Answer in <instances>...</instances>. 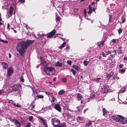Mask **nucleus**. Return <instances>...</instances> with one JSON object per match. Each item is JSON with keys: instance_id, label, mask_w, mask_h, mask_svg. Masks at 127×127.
<instances>
[{"instance_id": "nucleus-25", "label": "nucleus", "mask_w": 127, "mask_h": 127, "mask_svg": "<svg viewBox=\"0 0 127 127\" xmlns=\"http://www.w3.org/2000/svg\"><path fill=\"white\" fill-rule=\"evenodd\" d=\"M112 78L114 80H117L119 79V78L117 77V74H115L114 75V77Z\"/></svg>"}, {"instance_id": "nucleus-63", "label": "nucleus", "mask_w": 127, "mask_h": 127, "mask_svg": "<svg viewBox=\"0 0 127 127\" xmlns=\"http://www.w3.org/2000/svg\"><path fill=\"white\" fill-rule=\"evenodd\" d=\"M112 16L110 15H109V21H110L111 19Z\"/></svg>"}, {"instance_id": "nucleus-9", "label": "nucleus", "mask_w": 127, "mask_h": 127, "mask_svg": "<svg viewBox=\"0 0 127 127\" xmlns=\"http://www.w3.org/2000/svg\"><path fill=\"white\" fill-rule=\"evenodd\" d=\"M56 31L55 30H53L52 31L50 32L49 34L47 35V37L48 38H51L55 34L56 32Z\"/></svg>"}, {"instance_id": "nucleus-32", "label": "nucleus", "mask_w": 127, "mask_h": 127, "mask_svg": "<svg viewBox=\"0 0 127 127\" xmlns=\"http://www.w3.org/2000/svg\"><path fill=\"white\" fill-rule=\"evenodd\" d=\"M119 72L121 74L124 73L125 71V69H123L119 70Z\"/></svg>"}, {"instance_id": "nucleus-15", "label": "nucleus", "mask_w": 127, "mask_h": 127, "mask_svg": "<svg viewBox=\"0 0 127 127\" xmlns=\"http://www.w3.org/2000/svg\"><path fill=\"white\" fill-rule=\"evenodd\" d=\"M77 118L78 119L77 120L78 122L81 123H83L85 122V120L83 117L78 116Z\"/></svg>"}, {"instance_id": "nucleus-6", "label": "nucleus", "mask_w": 127, "mask_h": 127, "mask_svg": "<svg viewBox=\"0 0 127 127\" xmlns=\"http://www.w3.org/2000/svg\"><path fill=\"white\" fill-rule=\"evenodd\" d=\"M14 69L12 66H10L7 69V76H10L13 73Z\"/></svg>"}, {"instance_id": "nucleus-14", "label": "nucleus", "mask_w": 127, "mask_h": 127, "mask_svg": "<svg viewBox=\"0 0 127 127\" xmlns=\"http://www.w3.org/2000/svg\"><path fill=\"white\" fill-rule=\"evenodd\" d=\"M1 64L2 66L3 69H6L8 68V66L7 64L5 62L1 63Z\"/></svg>"}, {"instance_id": "nucleus-8", "label": "nucleus", "mask_w": 127, "mask_h": 127, "mask_svg": "<svg viewBox=\"0 0 127 127\" xmlns=\"http://www.w3.org/2000/svg\"><path fill=\"white\" fill-rule=\"evenodd\" d=\"M106 39V38H104L100 42H99L98 43V46L99 47H102L104 45V43Z\"/></svg>"}, {"instance_id": "nucleus-11", "label": "nucleus", "mask_w": 127, "mask_h": 127, "mask_svg": "<svg viewBox=\"0 0 127 127\" xmlns=\"http://www.w3.org/2000/svg\"><path fill=\"white\" fill-rule=\"evenodd\" d=\"M55 109L57 111L61 112V108L59 104H57L55 105L54 107Z\"/></svg>"}, {"instance_id": "nucleus-29", "label": "nucleus", "mask_w": 127, "mask_h": 127, "mask_svg": "<svg viewBox=\"0 0 127 127\" xmlns=\"http://www.w3.org/2000/svg\"><path fill=\"white\" fill-rule=\"evenodd\" d=\"M66 43L65 42H64L61 45V46L59 47V48L60 49H61L63 47H64V45L66 44Z\"/></svg>"}, {"instance_id": "nucleus-28", "label": "nucleus", "mask_w": 127, "mask_h": 127, "mask_svg": "<svg viewBox=\"0 0 127 127\" xmlns=\"http://www.w3.org/2000/svg\"><path fill=\"white\" fill-rule=\"evenodd\" d=\"M126 87L122 88L119 92L120 93H123L125 92L126 91Z\"/></svg>"}, {"instance_id": "nucleus-52", "label": "nucleus", "mask_w": 127, "mask_h": 127, "mask_svg": "<svg viewBox=\"0 0 127 127\" xmlns=\"http://www.w3.org/2000/svg\"><path fill=\"white\" fill-rule=\"evenodd\" d=\"M20 81L21 82H23L24 81V79L22 76H21L20 77Z\"/></svg>"}, {"instance_id": "nucleus-53", "label": "nucleus", "mask_w": 127, "mask_h": 127, "mask_svg": "<svg viewBox=\"0 0 127 127\" xmlns=\"http://www.w3.org/2000/svg\"><path fill=\"white\" fill-rule=\"evenodd\" d=\"M55 97L54 96L52 97V100L51 101V102H54L55 101Z\"/></svg>"}, {"instance_id": "nucleus-24", "label": "nucleus", "mask_w": 127, "mask_h": 127, "mask_svg": "<svg viewBox=\"0 0 127 127\" xmlns=\"http://www.w3.org/2000/svg\"><path fill=\"white\" fill-rule=\"evenodd\" d=\"M73 67L78 71H79L80 69V67L77 65H73Z\"/></svg>"}, {"instance_id": "nucleus-17", "label": "nucleus", "mask_w": 127, "mask_h": 127, "mask_svg": "<svg viewBox=\"0 0 127 127\" xmlns=\"http://www.w3.org/2000/svg\"><path fill=\"white\" fill-rule=\"evenodd\" d=\"M113 72L111 71H108L107 73V76L108 78L111 77L113 75Z\"/></svg>"}, {"instance_id": "nucleus-26", "label": "nucleus", "mask_w": 127, "mask_h": 127, "mask_svg": "<svg viewBox=\"0 0 127 127\" xmlns=\"http://www.w3.org/2000/svg\"><path fill=\"white\" fill-rule=\"evenodd\" d=\"M101 79L100 78H97L95 79H93V80L97 82H99L100 81H101Z\"/></svg>"}, {"instance_id": "nucleus-10", "label": "nucleus", "mask_w": 127, "mask_h": 127, "mask_svg": "<svg viewBox=\"0 0 127 127\" xmlns=\"http://www.w3.org/2000/svg\"><path fill=\"white\" fill-rule=\"evenodd\" d=\"M98 93L92 92L90 95V97L92 98H97L98 97Z\"/></svg>"}, {"instance_id": "nucleus-55", "label": "nucleus", "mask_w": 127, "mask_h": 127, "mask_svg": "<svg viewBox=\"0 0 127 127\" xmlns=\"http://www.w3.org/2000/svg\"><path fill=\"white\" fill-rule=\"evenodd\" d=\"M122 23H123L125 22V21H126V19L125 18H124L122 19Z\"/></svg>"}, {"instance_id": "nucleus-18", "label": "nucleus", "mask_w": 127, "mask_h": 127, "mask_svg": "<svg viewBox=\"0 0 127 127\" xmlns=\"http://www.w3.org/2000/svg\"><path fill=\"white\" fill-rule=\"evenodd\" d=\"M54 65L56 66L61 67L62 66L63 63H60L59 61H57L54 63Z\"/></svg>"}, {"instance_id": "nucleus-64", "label": "nucleus", "mask_w": 127, "mask_h": 127, "mask_svg": "<svg viewBox=\"0 0 127 127\" xmlns=\"http://www.w3.org/2000/svg\"><path fill=\"white\" fill-rule=\"evenodd\" d=\"M2 9H5L6 8V7H5V6H2Z\"/></svg>"}, {"instance_id": "nucleus-16", "label": "nucleus", "mask_w": 127, "mask_h": 127, "mask_svg": "<svg viewBox=\"0 0 127 127\" xmlns=\"http://www.w3.org/2000/svg\"><path fill=\"white\" fill-rule=\"evenodd\" d=\"M38 118V119L43 123V125L45 126L46 127H47V125L45 120L41 117H39Z\"/></svg>"}, {"instance_id": "nucleus-23", "label": "nucleus", "mask_w": 127, "mask_h": 127, "mask_svg": "<svg viewBox=\"0 0 127 127\" xmlns=\"http://www.w3.org/2000/svg\"><path fill=\"white\" fill-rule=\"evenodd\" d=\"M65 93V91L63 89H62L59 92L58 94L59 95H62L64 94Z\"/></svg>"}, {"instance_id": "nucleus-47", "label": "nucleus", "mask_w": 127, "mask_h": 127, "mask_svg": "<svg viewBox=\"0 0 127 127\" xmlns=\"http://www.w3.org/2000/svg\"><path fill=\"white\" fill-rule=\"evenodd\" d=\"M33 119L32 116H30L29 117V119L30 121H32Z\"/></svg>"}, {"instance_id": "nucleus-5", "label": "nucleus", "mask_w": 127, "mask_h": 127, "mask_svg": "<svg viewBox=\"0 0 127 127\" xmlns=\"http://www.w3.org/2000/svg\"><path fill=\"white\" fill-rule=\"evenodd\" d=\"M51 122L53 125L55 127H57L60 123V120L57 119H52Z\"/></svg>"}, {"instance_id": "nucleus-60", "label": "nucleus", "mask_w": 127, "mask_h": 127, "mask_svg": "<svg viewBox=\"0 0 127 127\" xmlns=\"http://www.w3.org/2000/svg\"><path fill=\"white\" fill-rule=\"evenodd\" d=\"M88 7H89V10H92V9H91L92 8H91V5L90 4H89V5Z\"/></svg>"}, {"instance_id": "nucleus-21", "label": "nucleus", "mask_w": 127, "mask_h": 127, "mask_svg": "<svg viewBox=\"0 0 127 127\" xmlns=\"http://www.w3.org/2000/svg\"><path fill=\"white\" fill-rule=\"evenodd\" d=\"M66 125L65 123H63L59 124L57 127H66Z\"/></svg>"}, {"instance_id": "nucleus-48", "label": "nucleus", "mask_w": 127, "mask_h": 127, "mask_svg": "<svg viewBox=\"0 0 127 127\" xmlns=\"http://www.w3.org/2000/svg\"><path fill=\"white\" fill-rule=\"evenodd\" d=\"M31 126V123H28L25 127H30Z\"/></svg>"}, {"instance_id": "nucleus-12", "label": "nucleus", "mask_w": 127, "mask_h": 127, "mask_svg": "<svg viewBox=\"0 0 127 127\" xmlns=\"http://www.w3.org/2000/svg\"><path fill=\"white\" fill-rule=\"evenodd\" d=\"M109 86L108 85L104 86L103 89V93H106L108 92H109Z\"/></svg>"}, {"instance_id": "nucleus-3", "label": "nucleus", "mask_w": 127, "mask_h": 127, "mask_svg": "<svg viewBox=\"0 0 127 127\" xmlns=\"http://www.w3.org/2000/svg\"><path fill=\"white\" fill-rule=\"evenodd\" d=\"M43 72L46 73L47 75H50L54 74L55 72V70L52 67H46L43 70Z\"/></svg>"}, {"instance_id": "nucleus-27", "label": "nucleus", "mask_w": 127, "mask_h": 127, "mask_svg": "<svg viewBox=\"0 0 127 127\" xmlns=\"http://www.w3.org/2000/svg\"><path fill=\"white\" fill-rule=\"evenodd\" d=\"M102 111L103 112V115L104 116H105L107 114V111L105 108H103V109Z\"/></svg>"}, {"instance_id": "nucleus-20", "label": "nucleus", "mask_w": 127, "mask_h": 127, "mask_svg": "<svg viewBox=\"0 0 127 127\" xmlns=\"http://www.w3.org/2000/svg\"><path fill=\"white\" fill-rule=\"evenodd\" d=\"M13 10V7L12 6H10L9 8V13L10 16H12Z\"/></svg>"}, {"instance_id": "nucleus-13", "label": "nucleus", "mask_w": 127, "mask_h": 127, "mask_svg": "<svg viewBox=\"0 0 127 127\" xmlns=\"http://www.w3.org/2000/svg\"><path fill=\"white\" fill-rule=\"evenodd\" d=\"M88 51L89 53L88 54V55H93L94 53V51L95 50L93 48H90L88 49Z\"/></svg>"}, {"instance_id": "nucleus-38", "label": "nucleus", "mask_w": 127, "mask_h": 127, "mask_svg": "<svg viewBox=\"0 0 127 127\" xmlns=\"http://www.w3.org/2000/svg\"><path fill=\"white\" fill-rule=\"evenodd\" d=\"M60 19V17L59 16L56 15V19L57 21H59Z\"/></svg>"}, {"instance_id": "nucleus-19", "label": "nucleus", "mask_w": 127, "mask_h": 127, "mask_svg": "<svg viewBox=\"0 0 127 127\" xmlns=\"http://www.w3.org/2000/svg\"><path fill=\"white\" fill-rule=\"evenodd\" d=\"M93 121L89 120L88 122L85 125V126L86 127H92L93 125H92V122Z\"/></svg>"}, {"instance_id": "nucleus-37", "label": "nucleus", "mask_w": 127, "mask_h": 127, "mask_svg": "<svg viewBox=\"0 0 127 127\" xmlns=\"http://www.w3.org/2000/svg\"><path fill=\"white\" fill-rule=\"evenodd\" d=\"M37 97L38 98H42L44 97V96L42 95H39L37 96Z\"/></svg>"}, {"instance_id": "nucleus-40", "label": "nucleus", "mask_w": 127, "mask_h": 127, "mask_svg": "<svg viewBox=\"0 0 127 127\" xmlns=\"http://www.w3.org/2000/svg\"><path fill=\"white\" fill-rule=\"evenodd\" d=\"M45 35L44 34H39H39H37V36L38 37H41L42 36H43Z\"/></svg>"}, {"instance_id": "nucleus-57", "label": "nucleus", "mask_w": 127, "mask_h": 127, "mask_svg": "<svg viewBox=\"0 0 127 127\" xmlns=\"http://www.w3.org/2000/svg\"><path fill=\"white\" fill-rule=\"evenodd\" d=\"M15 106L16 107H21V106L20 105H18V103H17V104H16V106Z\"/></svg>"}, {"instance_id": "nucleus-41", "label": "nucleus", "mask_w": 127, "mask_h": 127, "mask_svg": "<svg viewBox=\"0 0 127 127\" xmlns=\"http://www.w3.org/2000/svg\"><path fill=\"white\" fill-rule=\"evenodd\" d=\"M79 10V9L77 8H75L73 9V11L75 12H77Z\"/></svg>"}, {"instance_id": "nucleus-42", "label": "nucleus", "mask_w": 127, "mask_h": 127, "mask_svg": "<svg viewBox=\"0 0 127 127\" xmlns=\"http://www.w3.org/2000/svg\"><path fill=\"white\" fill-rule=\"evenodd\" d=\"M102 97H100V95H98V97H97V98H98V101L101 100L102 99Z\"/></svg>"}, {"instance_id": "nucleus-7", "label": "nucleus", "mask_w": 127, "mask_h": 127, "mask_svg": "<svg viewBox=\"0 0 127 127\" xmlns=\"http://www.w3.org/2000/svg\"><path fill=\"white\" fill-rule=\"evenodd\" d=\"M12 122L14 123L16 127H21L20 122L18 120L14 119L12 120Z\"/></svg>"}, {"instance_id": "nucleus-2", "label": "nucleus", "mask_w": 127, "mask_h": 127, "mask_svg": "<svg viewBox=\"0 0 127 127\" xmlns=\"http://www.w3.org/2000/svg\"><path fill=\"white\" fill-rule=\"evenodd\" d=\"M116 50H114L112 51H110L108 50H104V51L102 52V55L104 57H106L107 56L110 54L109 57L108 58V60L112 61L116 55Z\"/></svg>"}, {"instance_id": "nucleus-43", "label": "nucleus", "mask_w": 127, "mask_h": 127, "mask_svg": "<svg viewBox=\"0 0 127 127\" xmlns=\"http://www.w3.org/2000/svg\"><path fill=\"white\" fill-rule=\"evenodd\" d=\"M117 116L119 118H121L122 119H124V117L123 116H122L121 115H117Z\"/></svg>"}, {"instance_id": "nucleus-56", "label": "nucleus", "mask_w": 127, "mask_h": 127, "mask_svg": "<svg viewBox=\"0 0 127 127\" xmlns=\"http://www.w3.org/2000/svg\"><path fill=\"white\" fill-rule=\"evenodd\" d=\"M7 5V3L6 2H4V3H3V6H5V7H6V8Z\"/></svg>"}, {"instance_id": "nucleus-51", "label": "nucleus", "mask_w": 127, "mask_h": 127, "mask_svg": "<svg viewBox=\"0 0 127 127\" xmlns=\"http://www.w3.org/2000/svg\"><path fill=\"white\" fill-rule=\"evenodd\" d=\"M124 66V64H120L119 65V67L120 68H122Z\"/></svg>"}, {"instance_id": "nucleus-30", "label": "nucleus", "mask_w": 127, "mask_h": 127, "mask_svg": "<svg viewBox=\"0 0 127 127\" xmlns=\"http://www.w3.org/2000/svg\"><path fill=\"white\" fill-rule=\"evenodd\" d=\"M113 119L115 120V121L117 122H119L120 120L119 118H118L116 116L114 117Z\"/></svg>"}, {"instance_id": "nucleus-36", "label": "nucleus", "mask_w": 127, "mask_h": 127, "mask_svg": "<svg viewBox=\"0 0 127 127\" xmlns=\"http://www.w3.org/2000/svg\"><path fill=\"white\" fill-rule=\"evenodd\" d=\"M70 48V46L68 45H67L66 46V47L64 48L65 50H66V52L68 51Z\"/></svg>"}, {"instance_id": "nucleus-4", "label": "nucleus", "mask_w": 127, "mask_h": 127, "mask_svg": "<svg viewBox=\"0 0 127 127\" xmlns=\"http://www.w3.org/2000/svg\"><path fill=\"white\" fill-rule=\"evenodd\" d=\"M21 87V85L19 84H17L14 85L9 88V92H12L13 91H15L19 90Z\"/></svg>"}, {"instance_id": "nucleus-59", "label": "nucleus", "mask_w": 127, "mask_h": 127, "mask_svg": "<svg viewBox=\"0 0 127 127\" xmlns=\"http://www.w3.org/2000/svg\"><path fill=\"white\" fill-rule=\"evenodd\" d=\"M89 11L88 12V13L89 14H91L92 12V10H89Z\"/></svg>"}, {"instance_id": "nucleus-46", "label": "nucleus", "mask_w": 127, "mask_h": 127, "mask_svg": "<svg viewBox=\"0 0 127 127\" xmlns=\"http://www.w3.org/2000/svg\"><path fill=\"white\" fill-rule=\"evenodd\" d=\"M118 32L119 34L121 33L122 32V30L121 29H120L118 30Z\"/></svg>"}, {"instance_id": "nucleus-62", "label": "nucleus", "mask_w": 127, "mask_h": 127, "mask_svg": "<svg viewBox=\"0 0 127 127\" xmlns=\"http://www.w3.org/2000/svg\"><path fill=\"white\" fill-rule=\"evenodd\" d=\"M9 26H10V25H9V23H8L7 24V29H9Z\"/></svg>"}, {"instance_id": "nucleus-39", "label": "nucleus", "mask_w": 127, "mask_h": 127, "mask_svg": "<svg viewBox=\"0 0 127 127\" xmlns=\"http://www.w3.org/2000/svg\"><path fill=\"white\" fill-rule=\"evenodd\" d=\"M71 71L72 72V73L74 75H75L76 72V71H74V70L73 69H71Z\"/></svg>"}, {"instance_id": "nucleus-34", "label": "nucleus", "mask_w": 127, "mask_h": 127, "mask_svg": "<svg viewBox=\"0 0 127 127\" xmlns=\"http://www.w3.org/2000/svg\"><path fill=\"white\" fill-rule=\"evenodd\" d=\"M61 80L64 82H66L67 81V79L65 77H62L61 78Z\"/></svg>"}, {"instance_id": "nucleus-50", "label": "nucleus", "mask_w": 127, "mask_h": 127, "mask_svg": "<svg viewBox=\"0 0 127 127\" xmlns=\"http://www.w3.org/2000/svg\"><path fill=\"white\" fill-rule=\"evenodd\" d=\"M116 39H112L111 40L112 42L113 43H115L116 42Z\"/></svg>"}, {"instance_id": "nucleus-1", "label": "nucleus", "mask_w": 127, "mask_h": 127, "mask_svg": "<svg viewBox=\"0 0 127 127\" xmlns=\"http://www.w3.org/2000/svg\"><path fill=\"white\" fill-rule=\"evenodd\" d=\"M33 41V40H27L26 41H23L18 43L16 47V49L20 54L24 57L25 50L28 47Z\"/></svg>"}, {"instance_id": "nucleus-44", "label": "nucleus", "mask_w": 127, "mask_h": 127, "mask_svg": "<svg viewBox=\"0 0 127 127\" xmlns=\"http://www.w3.org/2000/svg\"><path fill=\"white\" fill-rule=\"evenodd\" d=\"M67 63L69 65H71L72 64L71 61L70 60H68L67 61Z\"/></svg>"}, {"instance_id": "nucleus-22", "label": "nucleus", "mask_w": 127, "mask_h": 127, "mask_svg": "<svg viewBox=\"0 0 127 127\" xmlns=\"http://www.w3.org/2000/svg\"><path fill=\"white\" fill-rule=\"evenodd\" d=\"M82 96L79 93H78L77 95V97L76 98L78 100H81V99L82 98Z\"/></svg>"}, {"instance_id": "nucleus-61", "label": "nucleus", "mask_w": 127, "mask_h": 127, "mask_svg": "<svg viewBox=\"0 0 127 127\" xmlns=\"http://www.w3.org/2000/svg\"><path fill=\"white\" fill-rule=\"evenodd\" d=\"M88 110V108H87L85 109L84 111V113H85Z\"/></svg>"}, {"instance_id": "nucleus-58", "label": "nucleus", "mask_w": 127, "mask_h": 127, "mask_svg": "<svg viewBox=\"0 0 127 127\" xmlns=\"http://www.w3.org/2000/svg\"><path fill=\"white\" fill-rule=\"evenodd\" d=\"M45 93L46 95H48V96H49V94L50 93L47 91H45Z\"/></svg>"}, {"instance_id": "nucleus-35", "label": "nucleus", "mask_w": 127, "mask_h": 127, "mask_svg": "<svg viewBox=\"0 0 127 127\" xmlns=\"http://www.w3.org/2000/svg\"><path fill=\"white\" fill-rule=\"evenodd\" d=\"M0 41L3 43H8V41L6 40H4L1 39H0Z\"/></svg>"}, {"instance_id": "nucleus-45", "label": "nucleus", "mask_w": 127, "mask_h": 127, "mask_svg": "<svg viewBox=\"0 0 127 127\" xmlns=\"http://www.w3.org/2000/svg\"><path fill=\"white\" fill-rule=\"evenodd\" d=\"M83 13L85 14V18H86V9H84L83 11Z\"/></svg>"}, {"instance_id": "nucleus-31", "label": "nucleus", "mask_w": 127, "mask_h": 127, "mask_svg": "<svg viewBox=\"0 0 127 127\" xmlns=\"http://www.w3.org/2000/svg\"><path fill=\"white\" fill-rule=\"evenodd\" d=\"M122 47L121 46H119V47L118 49H119V50H118L119 53L118 54H119L120 53H123V52L121 49H122Z\"/></svg>"}, {"instance_id": "nucleus-33", "label": "nucleus", "mask_w": 127, "mask_h": 127, "mask_svg": "<svg viewBox=\"0 0 127 127\" xmlns=\"http://www.w3.org/2000/svg\"><path fill=\"white\" fill-rule=\"evenodd\" d=\"M89 63V61H85L83 62V63L85 66H87L88 64Z\"/></svg>"}, {"instance_id": "nucleus-49", "label": "nucleus", "mask_w": 127, "mask_h": 127, "mask_svg": "<svg viewBox=\"0 0 127 127\" xmlns=\"http://www.w3.org/2000/svg\"><path fill=\"white\" fill-rule=\"evenodd\" d=\"M19 1L21 3H23L25 2V0H19Z\"/></svg>"}, {"instance_id": "nucleus-54", "label": "nucleus", "mask_w": 127, "mask_h": 127, "mask_svg": "<svg viewBox=\"0 0 127 127\" xmlns=\"http://www.w3.org/2000/svg\"><path fill=\"white\" fill-rule=\"evenodd\" d=\"M49 96L51 97H52L54 96L53 95V94L52 93H49V96Z\"/></svg>"}]
</instances>
